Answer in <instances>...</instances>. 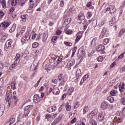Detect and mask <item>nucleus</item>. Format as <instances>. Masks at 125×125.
<instances>
[{
	"instance_id": "obj_1",
	"label": "nucleus",
	"mask_w": 125,
	"mask_h": 125,
	"mask_svg": "<svg viewBox=\"0 0 125 125\" xmlns=\"http://www.w3.org/2000/svg\"><path fill=\"white\" fill-rule=\"evenodd\" d=\"M18 98H17L16 96H13L10 100L7 101L8 105L11 108H13V107L16 106V104H17V101H18Z\"/></svg>"
},
{
	"instance_id": "obj_2",
	"label": "nucleus",
	"mask_w": 125,
	"mask_h": 125,
	"mask_svg": "<svg viewBox=\"0 0 125 125\" xmlns=\"http://www.w3.org/2000/svg\"><path fill=\"white\" fill-rule=\"evenodd\" d=\"M34 108V106L32 105H27L24 108V114L22 115V118H26V117H28L29 114H30V112L32 109Z\"/></svg>"
},
{
	"instance_id": "obj_3",
	"label": "nucleus",
	"mask_w": 125,
	"mask_h": 125,
	"mask_svg": "<svg viewBox=\"0 0 125 125\" xmlns=\"http://www.w3.org/2000/svg\"><path fill=\"white\" fill-rule=\"evenodd\" d=\"M12 39H9L7 40L5 44L4 49L7 51L10 49V47H11V43H12Z\"/></svg>"
},
{
	"instance_id": "obj_4",
	"label": "nucleus",
	"mask_w": 125,
	"mask_h": 125,
	"mask_svg": "<svg viewBox=\"0 0 125 125\" xmlns=\"http://www.w3.org/2000/svg\"><path fill=\"white\" fill-rule=\"evenodd\" d=\"M110 14H113L116 11V8L115 6L111 5L105 9V12H109Z\"/></svg>"
},
{
	"instance_id": "obj_5",
	"label": "nucleus",
	"mask_w": 125,
	"mask_h": 125,
	"mask_svg": "<svg viewBox=\"0 0 125 125\" xmlns=\"http://www.w3.org/2000/svg\"><path fill=\"white\" fill-rule=\"evenodd\" d=\"M98 119L99 122H103L105 120V113L104 112H101L99 113Z\"/></svg>"
},
{
	"instance_id": "obj_6",
	"label": "nucleus",
	"mask_w": 125,
	"mask_h": 125,
	"mask_svg": "<svg viewBox=\"0 0 125 125\" xmlns=\"http://www.w3.org/2000/svg\"><path fill=\"white\" fill-rule=\"evenodd\" d=\"M5 125H15V118H10L9 121L5 123Z\"/></svg>"
},
{
	"instance_id": "obj_7",
	"label": "nucleus",
	"mask_w": 125,
	"mask_h": 125,
	"mask_svg": "<svg viewBox=\"0 0 125 125\" xmlns=\"http://www.w3.org/2000/svg\"><path fill=\"white\" fill-rule=\"evenodd\" d=\"M11 92L10 91H7L5 97V101L7 103V101L11 99Z\"/></svg>"
},
{
	"instance_id": "obj_8",
	"label": "nucleus",
	"mask_w": 125,
	"mask_h": 125,
	"mask_svg": "<svg viewBox=\"0 0 125 125\" xmlns=\"http://www.w3.org/2000/svg\"><path fill=\"white\" fill-rule=\"evenodd\" d=\"M108 108V103L106 102H103L101 104V108L102 110H106Z\"/></svg>"
},
{
	"instance_id": "obj_9",
	"label": "nucleus",
	"mask_w": 125,
	"mask_h": 125,
	"mask_svg": "<svg viewBox=\"0 0 125 125\" xmlns=\"http://www.w3.org/2000/svg\"><path fill=\"white\" fill-rule=\"evenodd\" d=\"M41 100H42V99H41V96H40V95H39L38 94L34 95V102H35V103H38L40 102V101H41Z\"/></svg>"
},
{
	"instance_id": "obj_10",
	"label": "nucleus",
	"mask_w": 125,
	"mask_h": 125,
	"mask_svg": "<svg viewBox=\"0 0 125 125\" xmlns=\"http://www.w3.org/2000/svg\"><path fill=\"white\" fill-rule=\"evenodd\" d=\"M56 106H51L49 107L47 109V111L49 113H52V112H55V111H56Z\"/></svg>"
},
{
	"instance_id": "obj_11",
	"label": "nucleus",
	"mask_w": 125,
	"mask_h": 125,
	"mask_svg": "<svg viewBox=\"0 0 125 125\" xmlns=\"http://www.w3.org/2000/svg\"><path fill=\"white\" fill-rule=\"evenodd\" d=\"M104 49H105V46H104V45L101 44L99 45L97 51L98 52L102 51V54H104V53H105V52L103 51Z\"/></svg>"
},
{
	"instance_id": "obj_12",
	"label": "nucleus",
	"mask_w": 125,
	"mask_h": 125,
	"mask_svg": "<svg viewBox=\"0 0 125 125\" xmlns=\"http://www.w3.org/2000/svg\"><path fill=\"white\" fill-rule=\"evenodd\" d=\"M84 18H85V17L84 16V13L83 12H81L78 16V20L83 21V20H84Z\"/></svg>"
},
{
	"instance_id": "obj_13",
	"label": "nucleus",
	"mask_w": 125,
	"mask_h": 125,
	"mask_svg": "<svg viewBox=\"0 0 125 125\" xmlns=\"http://www.w3.org/2000/svg\"><path fill=\"white\" fill-rule=\"evenodd\" d=\"M88 78H89V75L88 74H86L84 75L80 83V84H83V82H84V81H86Z\"/></svg>"
},
{
	"instance_id": "obj_14",
	"label": "nucleus",
	"mask_w": 125,
	"mask_h": 125,
	"mask_svg": "<svg viewBox=\"0 0 125 125\" xmlns=\"http://www.w3.org/2000/svg\"><path fill=\"white\" fill-rule=\"evenodd\" d=\"M5 109V107H4V105L0 104V117L3 115V113L4 112Z\"/></svg>"
},
{
	"instance_id": "obj_15",
	"label": "nucleus",
	"mask_w": 125,
	"mask_h": 125,
	"mask_svg": "<svg viewBox=\"0 0 125 125\" xmlns=\"http://www.w3.org/2000/svg\"><path fill=\"white\" fill-rule=\"evenodd\" d=\"M9 25H10V23L8 22H2L0 25V27H2V28H7V27H8V26H9Z\"/></svg>"
},
{
	"instance_id": "obj_16",
	"label": "nucleus",
	"mask_w": 125,
	"mask_h": 125,
	"mask_svg": "<svg viewBox=\"0 0 125 125\" xmlns=\"http://www.w3.org/2000/svg\"><path fill=\"white\" fill-rule=\"evenodd\" d=\"M41 37L42 39V42H45L46 40H47V38L48 37V35L46 33H43L42 34H41Z\"/></svg>"
},
{
	"instance_id": "obj_17",
	"label": "nucleus",
	"mask_w": 125,
	"mask_h": 125,
	"mask_svg": "<svg viewBox=\"0 0 125 125\" xmlns=\"http://www.w3.org/2000/svg\"><path fill=\"white\" fill-rule=\"evenodd\" d=\"M119 90L121 92H124L125 91V83H122L119 86Z\"/></svg>"
},
{
	"instance_id": "obj_18",
	"label": "nucleus",
	"mask_w": 125,
	"mask_h": 125,
	"mask_svg": "<svg viewBox=\"0 0 125 125\" xmlns=\"http://www.w3.org/2000/svg\"><path fill=\"white\" fill-rule=\"evenodd\" d=\"M17 66H18V63L16 62H14V63L9 66V69L11 70H13Z\"/></svg>"
},
{
	"instance_id": "obj_19",
	"label": "nucleus",
	"mask_w": 125,
	"mask_h": 125,
	"mask_svg": "<svg viewBox=\"0 0 125 125\" xmlns=\"http://www.w3.org/2000/svg\"><path fill=\"white\" fill-rule=\"evenodd\" d=\"M14 62H16V63L19 64V62H20V55L19 54H17L15 58Z\"/></svg>"
},
{
	"instance_id": "obj_20",
	"label": "nucleus",
	"mask_w": 125,
	"mask_h": 125,
	"mask_svg": "<svg viewBox=\"0 0 125 125\" xmlns=\"http://www.w3.org/2000/svg\"><path fill=\"white\" fill-rule=\"evenodd\" d=\"M61 120V118H60V117L57 118L56 119H55L53 123H52L51 124V125H57V124H58V123H59V122H60Z\"/></svg>"
},
{
	"instance_id": "obj_21",
	"label": "nucleus",
	"mask_w": 125,
	"mask_h": 125,
	"mask_svg": "<svg viewBox=\"0 0 125 125\" xmlns=\"http://www.w3.org/2000/svg\"><path fill=\"white\" fill-rule=\"evenodd\" d=\"M53 93L55 95L59 94V89L58 87H54L53 89Z\"/></svg>"
},
{
	"instance_id": "obj_22",
	"label": "nucleus",
	"mask_w": 125,
	"mask_h": 125,
	"mask_svg": "<svg viewBox=\"0 0 125 125\" xmlns=\"http://www.w3.org/2000/svg\"><path fill=\"white\" fill-rule=\"evenodd\" d=\"M8 37V34L6 33H3L2 34V37H1V40L3 41H5L6 39Z\"/></svg>"
},
{
	"instance_id": "obj_23",
	"label": "nucleus",
	"mask_w": 125,
	"mask_h": 125,
	"mask_svg": "<svg viewBox=\"0 0 125 125\" xmlns=\"http://www.w3.org/2000/svg\"><path fill=\"white\" fill-rule=\"evenodd\" d=\"M110 95H111V96H116V97H118V92L116 91L115 90H112L110 92Z\"/></svg>"
},
{
	"instance_id": "obj_24",
	"label": "nucleus",
	"mask_w": 125,
	"mask_h": 125,
	"mask_svg": "<svg viewBox=\"0 0 125 125\" xmlns=\"http://www.w3.org/2000/svg\"><path fill=\"white\" fill-rule=\"evenodd\" d=\"M76 76V77H82V71L79 68L77 70Z\"/></svg>"
},
{
	"instance_id": "obj_25",
	"label": "nucleus",
	"mask_w": 125,
	"mask_h": 125,
	"mask_svg": "<svg viewBox=\"0 0 125 125\" xmlns=\"http://www.w3.org/2000/svg\"><path fill=\"white\" fill-rule=\"evenodd\" d=\"M16 28V24L14 23L11 27V29L9 30L10 33H13L15 31V29Z\"/></svg>"
},
{
	"instance_id": "obj_26",
	"label": "nucleus",
	"mask_w": 125,
	"mask_h": 125,
	"mask_svg": "<svg viewBox=\"0 0 125 125\" xmlns=\"http://www.w3.org/2000/svg\"><path fill=\"white\" fill-rule=\"evenodd\" d=\"M116 23V18H113L110 21H109V25L110 26H113L114 24Z\"/></svg>"
},
{
	"instance_id": "obj_27",
	"label": "nucleus",
	"mask_w": 125,
	"mask_h": 125,
	"mask_svg": "<svg viewBox=\"0 0 125 125\" xmlns=\"http://www.w3.org/2000/svg\"><path fill=\"white\" fill-rule=\"evenodd\" d=\"M89 123L91 125H97V122L94 119L90 120Z\"/></svg>"
},
{
	"instance_id": "obj_28",
	"label": "nucleus",
	"mask_w": 125,
	"mask_h": 125,
	"mask_svg": "<svg viewBox=\"0 0 125 125\" xmlns=\"http://www.w3.org/2000/svg\"><path fill=\"white\" fill-rule=\"evenodd\" d=\"M65 108L66 111H71V105H69V103H66V104H65Z\"/></svg>"
},
{
	"instance_id": "obj_29",
	"label": "nucleus",
	"mask_w": 125,
	"mask_h": 125,
	"mask_svg": "<svg viewBox=\"0 0 125 125\" xmlns=\"http://www.w3.org/2000/svg\"><path fill=\"white\" fill-rule=\"evenodd\" d=\"M77 122V118L76 117H74L71 121V122H69L68 125H73V124H75V122Z\"/></svg>"
},
{
	"instance_id": "obj_30",
	"label": "nucleus",
	"mask_w": 125,
	"mask_h": 125,
	"mask_svg": "<svg viewBox=\"0 0 125 125\" xmlns=\"http://www.w3.org/2000/svg\"><path fill=\"white\" fill-rule=\"evenodd\" d=\"M51 59H52L53 61H56V58H57V57L54 55V54H51L50 55Z\"/></svg>"
},
{
	"instance_id": "obj_31",
	"label": "nucleus",
	"mask_w": 125,
	"mask_h": 125,
	"mask_svg": "<svg viewBox=\"0 0 125 125\" xmlns=\"http://www.w3.org/2000/svg\"><path fill=\"white\" fill-rule=\"evenodd\" d=\"M69 12L70 15H72V14H75V13H76V10L72 8H70L69 9Z\"/></svg>"
},
{
	"instance_id": "obj_32",
	"label": "nucleus",
	"mask_w": 125,
	"mask_h": 125,
	"mask_svg": "<svg viewBox=\"0 0 125 125\" xmlns=\"http://www.w3.org/2000/svg\"><path fill=\"white\" fill-rule=\"evenodd\" d=\"M64 44L66 46H72V45H73V43L71 42H64Z\"/></svg>"
},
{
	"instance_id": "obj_33",
	"label": "nucleus",
	"mask_w": 125,
	"mask_h": 125,
	"mask_svg": "<svg viewBox=\"0 0 125 125\" xmlns=\"http://www.w3.org/2000/svg\"><path fill=\"white\" fill-rule=\"evenodd\" d=\"M110 42V40L109 39H105L103 41V43L104 44V45H106V44H108Z\"/></svg>"
},
{
	"instance_id": "obj_34",
	"label": "nucleus",
	"mask_w": 125,
	"mask_h": 125,
	"mask_svg": "<svg viewBox=\"0 0 125 125\" xmlns=\"http://www.w3.org/2000/svg\"><path fill=\"white\" fill-rule=\"evenodd\" d=\"M38 65V63H36V62H34L33 64L31 65V68H34V70H37V66Z\"/></svg>"
},
{
	"instance_id": "obj_35",
	"label": "nucleus",
	"mask_w": 125,
	"mask_h": 125,
	"mask_svg": "<svg viewBox=\"0 0 125 125\" xmlns=\"http://www.w3.org/2000/svg\"><path fill=\"white\" fill-rule=\"evenodd\" d=\"M76 51H77V47H74V48L72 49V54L71 57H74V55H75Z\"/></svg>"
},
{
	"instance_id": "obj_36",
	"label": "nucleus",
	"mask_w": 125,
	"mask_h": 125,
	"mask_svg": "<svg viewBox=\"0 0 125 125\" xmlns=\"http://www.w3.org/2000/svg\"><path fill=\"white\" fill-rule=\"evenodd\" d=\"M1 4L3 8H5V7H6V1L5 0H2Z\"/></svg>"
},
{
	"instance_id": "obj_37",
	"label": "nucleus",
	"mask_w": 125,
	"mask_h": 125,
	"mask_svg": "<svg viewBox=\"0 0 125 125\" xmlns=\"http://www.w3.org/2000/svg\"><path fill=\"white\" fill-rule=\"evenodd\" d=\"M125 29H122L120 30L118 37H121V36H123L124 34H125Z\"/></svg>"
},
{
	"instance_id": "obj_38",
	"label": "nucleus",
	"mask_w": 125,
	"mask_h": 125,
	"mask_svg": "<svg viewBox=\"0 0 125 125\" xmlns=\"http://www.w3.org/2000/svg\"><path fill=\"white\" fill-rule=\"evenodd\" d=\"M39 44H39V43L35 42L32 44V47L33 48H37V47L39 46Z\"/></svg>"
},
{
	"instance_id": "obj_39",
	"label": "nucleus",
	"mask_w": 125,
	"mask_h": 125,
	"mask_svg": "<svg viewBox=\"0 0 125 125\" xmlns=\"http://www.w3.org/2000/svg\"><path fill=\"white\" fill-rule=\"evenodd\" d=\"M68 65H69L70 66H74V65H75V60L70 61L68 62Z\"/></svg>"
},
{
	"instance_id": "obj_40",
	"label": "nucleus",
	"mask_w": 125,
	"mask_h": 125,
	"mask_svg": "<svg viewBox=\"0 0 125 125\" xmlns=\"http://www.w3.org/2000/svg\"><path fill=\"white\" fill-rule=\"evenodd\" d=\"M88 106H85L83 109V114H85L87 112H88Z\"/></svg>"
},
{
	"instance_id": "obj_41",
	"label": "nucleus",
	"mask_w": 125,
	"mask_h": 125,
	"mask_svg": "<svg viewBox=\"0 0 125 125\" xmlns=\"http://www.w3.org/2000/svg\"><path fill=\"white\" fill-rule=\"evenodd\" d=\"M104 60V58L102 56H100L98 58V62H102Z\"/></svg>"
},
{
	"instance_id": "obj_42",
	"label": "nucleus",
	"mask_w": 125,
	"mask_h": 125,
	"mask_svg": "<svg viewBox=\"0 0 125 125\" xmlns=\"http://www.w3.org/2000/svg\"><path fill=\"white\" fill-rule=\"evenodd\" d=\"M107 100L110 101V103H113L114 102V98L112 97H108L107 98Z\"/></svg>"
},
{
	"instance_id": "obj_43",
	"label": "nucleus",
	"mask_w": 125,
	"mask_h": 125,
	"mask_svg": "<svg viewBox=\"0 0 125 125\" xmlns=\"http://www.w3.org/2000/svg\"><path fill=\"white\" fill-rule=\"evenodd\" d=\"M98 112V111L97 110H94L91 111L90 113L91 114L92 116L93 117L94 116H96V115H97Z\"/></svg>"
},
{
	"instance_id": "obj_44",
	"label": "nucleus",
	"mask_w": 125,
	"mask_h": 125,
	"mask_svg": "<svg viewBox=\"0 0 125 125\" xmlns=\"http://www.w3.org/2000/svg\"><path fill=\"white\" fill-rule=\"evenodd\" d=\"M81 39H82V36L78 35L75 40L76 42H79V41H80V40H81Z\"/></svg>"
},
{
	"instance_id": "obj_45",
	"label": "nucleus",
	"mask_w": 125,
	"mask_h": 125,
	"mask_svg": "<svg viewBox=\"0 0 125 125\" xmlns=\"http://www.w3.org/2000/svg\"><path fill=\"white\" fill-rule=\"evenodd\" d=\"M67 35H72L73 34V30L71 29H68L65 32Z\"/></svg>"
},
{
	"instance_id": "obj_46",
	"label": "nucleus",
	"mask_w": 125,
	"mask_h": 125,
	"mask_svg": "<svg viewBox=\"0 0 125 125\" xmlns=\"http://www.w3.org/2000/svg\"><path fill=\"white\" fill-rule=\"evenodd\" d=\"M87 118L89 120H93V119H92L93 118V116H92L91 113H89V114H88L87 115Z\"/></svg>"
},
{
	"instance_id": "obj_47",
	"label": "nucleus",
	"mask_w": 125,
	"mask_h": 125,
	"mask_svg": "<svg viewBox=\"0 0 125 125\" xmlns=\"http://www.w3.org/2000/svg\"><path fill=\"white\" fill-rule=\"evenodd\" d=\"M74 91V87H70L68 90V93L69 94H71L72 93V92H73Z\"/></svg>"
},
{
	"instance_id": "obj_48",
	"label": "nucleus",
	"mask_w": 125,
	"mask_h": 125,
	"mask_svg": "<svg viewBox=\"0 0 125 125\" xmlns=\"http://www.w3.org/2000/svg\"><path fill=\"white\" fill-rule=\"evenodd\" d=\"M32 8H34V6H32V5H30V8H29L28 9H27V12L28 13H30V12H32Z\"/></svg>"
},
{
	"instance_id": "obj_49",
	"label": "nucleus",
	"mask_w": 125,
	"mask_h": 125,
	"mask_svg": "<svg viewBox=\"0 0 125 125\" xmlns=\"http://www.w3.org/2000/svg\"><path fill=\"white\" fill-rule=\"evenodd\" d=\"M17 4V0H13L12 1V6H15Z\"/></svg>"
},
{
	"instance_id": "obj_50",
	"label": "nucleus",
	"mask_w": 125,
	"mask_h": 125,
	"mask_svg": "<svg viewBox=\"0 0 125 125\" xmlns=\"http://www.w3.org/2000/svg\"><path fill=\"white\" fill-rule=\"evenodd\" d=\"M29 39H24V37H22L21 39V41L22 43H26V42H27V41H28Z\"/></svg>"
},
{
	"instance_id": "obj_51",
	"label": "nucleus",
	"mask_w": 125,
	"mask_h": 125,
	"mask_svg": "<svg viewBox=\"0 0 125 125\" xmlns=\"http://www.w3.org/2000/svg\"><path fill=\"white\" fill-rule=\"evenodd\" d=\"M42 77H41L40 78V79L39 80V81L37 82V83H36V84L35 85V87H37L38 86L39 83H41V81H42Z\"/></svg>"
},
{
	"instance_id": "obj_52",
	"label": "nucleus",
	"mask_w": 125,
	"mask_h": 125,
	"mask_svg": "<svg viewBox=\"0 0 125 125\" xmlns=\"http://www.w3.org/2000/svg\"><path fill=\"white\" fill-rule=\"evenodd\" d=\"M25 31H26V26H23L21 28V34H24Z\"/></svg>"
},
{
	"instance_id": "obj_53",
	"label": "nucleus",
	"mask_w": 125,
	"mask_h": 125,
	"mask_svg": "<svg viewBox=\"0 0 125 125\" xmlns=\"http://www.w3.org/2000/svg\"><path fill=\"white\" fill-rule=\"evenodd\" d=\"M92 16V13L91 12H88L87 13V18H90Z\"/></svg>"
},
{
	"instance_id": "obj_54",
	"label": "nucleus",
	"mask_w": 125,
	"mask_h": 125,
	"mask_svg": "<svg viewBox=\"0 0 125 125\" xmlns=\"http://www.w3.org/2000/svg\"><path fill=\"white\" fill-rule=\"evenodd\" d=\"M56 41H57V36L53 37L52 38V42H56Z\"/></svg>"
},
{
	"instance_id": "obj_55",
	"label": "nucleus",
	"mask_w": 125,
	"mask_h": 125,
	"mask_svg": "<svg viewBox=\"0 0 125 125\" xmlns=\"http://www.w3.org/2000/svg\"><path fill=\"white\" fill-rule=\"evenodd\" d=\"M120 102L123 105H125V98H122L120 100Z\"/></svg>"
},
{
	"instance_id": "obj_56",
	"label": "nucleus",
	"mask_w": 125,
	"mask_h": 125,
	"mask_svg": "<svg viewBox=\"0 0 125 125\" xmlns=\"http://www.w3.org/2000/svg\"><path fill=\"white\" fill-rule=\"evenodd\" d=\"M64 23H67V24H70L71 23V19L68 18L64 21Z\"/></svg>"
},
{
	"instance_id": "obj_57",
	"label": "nucleus",
	"mask_w": 125,
	"mask_h": 125,
	"mask_svg": "<svg viewBox=\"0 0 125 125\" xmlns=\"http://www.w3.org/2000/svg\"><path fill=\"white\" fill-rule=\"evenodd\" d=\"M80 106V103L79 102H76L74 104V108L76 109V108H78Z\"/></svg>"
},
{
	"instance_id": "obj_58",
	"label": "nucleus",
	"mask_w": 125,
	"mask_h": 125,
	"mask_svg": "<svg viewBox=\"0 0 125 125\" xmlns=\"http://www.w3.org/2000/svg\"><path fill=\"white\" fill-rule=\"evenodd\" d=\"M24 125V122H23L21 120H19L18 122V125Z\"/></svg>"
},
{
	"instance_id": "obj_59",
	"label": "nucleus",
	"mask_w": 125,
	"mask_h": 125,
	"mask_svg": "<svg viewBox=\"0 0 125 125\" xmlns=\"http://www.w3.org/2000/svg\"><path fill=\"white\" fill-rule=\"evenodd\" d=\"M107 28H106L105 27H104L101 33H103L104 34H106V33L107 32Z\"/></svg>"
},
{
	"instance_id": "obj_60",
	"label": "nucleus",
	"mask_w": 125,
	"mask_h": 125,
	"mask_svg": "<svg viewBox=\"0 0 125 125\" xmlns=\"http://www.w3.org/2000/svg\"><path fill=\"white\" fill-rule=\"evenodd\" d=\"M104 36H105V34L101 32L99 37V39H102L103 38H104Z\"/></svg>"
},
{
	"instance_id": "obj_61",
	"label": "nucleus",
	"mask_w": 125,
	"mask_h": 125,
	"mask_svg": "<svg viewBox=\"0 0 125 125\" xmlns=\"http://www.w3.org/2000/svg\"><path fill=\"white\" fill-rule=\"evenodd\" d=\"M80 79H81L80 77H76V79L74 80V82L75 83H78V82L80 81Z\"/></svg>"
},
{
	"instance_id": "obj_62",
	"label": "nucleus",
	"mask_w": 125,
	"mask_h": 125,
	"mask_svg": "<svg viewBox=\"0 0 125 125\" xmlns=\"http://www.w3.org/2000/svg\"><path fill=\"white\" fill-rule=\"evenodd\" d=\"M30 5H32V6H34L35 5V1L33 0H30Z\"/></svg>"
},
{
	"instance_id": "obj_63",
	"label": "nucleus",
	"mask_w": 125,
	"mask_h": 125,
	"mask_svg": "<svg viewBox=\"0 0 125 125\" xmlns=\"http://www.w3.org/2000/svg\"><path fill=\"white\" fill-rule=\"evenodd\" d=\"M123 121V120L121 118H118L116 122L117 123V124H120V123H122V121Z\"/></svg>"
},
{
	"instance_id": "obj_64",
	"label": "nucleus",
	"mask_w": 125,
	"mask_h": 125,
	"mask_svg": "<svg viewBox=\"0 0 125 125\" xmlns=\"http://www.w3.org/2000/svg\"><path fill=\"white\" fill-rule=\"evenodd\" d=\"M82 125V122H81L80 121H77L75 124V125Z\"/></svg>"
}]
</instances>
